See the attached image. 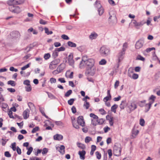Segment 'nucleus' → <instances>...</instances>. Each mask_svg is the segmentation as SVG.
Returning <instances> with one entry per match:
<instances>
[{"label":"nucleus","instance_id":"obj_15","mask_svg":"<svg viewBox=\"0 0 160 160\" xmlns=\"http://www.w3.org/2000/svg\"><path fill=\"white\" fill-rule=\"evenodd\" d=\"M54 140L60 141L62 139L63 136L60 134H57L53 136Z\"/></svg>","mask_w":160,"mask_h":160},{"label":"nucleus","instance_id":"obj_60","mask_svg":"<svg viewBox=\"0 0 160 160\" xmlns=\"http://www.w3.org/2000/svg\"><path fill=\"white\" fill-rule=\"evenodd\" d=\"M111 98H110L109 96H107L104 98L103 100L105 102H107L109 100H111Z\"/></svg>","mask_w":160,"mask_h":160},{"label":"nucleus","instance_id":"obj_53","mask_svg":"<svg viewBox=\"0 0 160 160\" xmlns=\"http://www.w3.org/2000/svg\"><path fill=\"white\" fill-rule=\"evenodd\" d=\"M39 129V128L38 127H36L35 128H34L32 131V133H34L38 131Z\"/></svg>","mask_w":160,"mask_h":160},{"label":"nucleus","instance_id":"obj_6","mask_svg":"<svg viewBox=\"0 0 160 160\" xmlns=\"http://www.w3.org/2000/svg\"><path fill=\"white\" fill-rule=\"evenodd\" d=\"M109 21L111 22H117V18L116 14L114 13V12L111 11L109 13Z\"/></svg>","mask_w":160,"mask_h":160},{"label":"nucleus","instance_id":"obj_36","mask_svg":"<svg viewBox=\"0 0 160 160\" xmlns=\"http://www.w3.org/2000/svg\"><path fill=\"white\" fill-rule=\"evenodd\" d=\"M149 103L146 104L145 105V112H147L151 108H149Z\"/></svg>","mask_w":160,"mask_h":160},{"label":"nucleus","instance_id":"obj_12","mask_svg":"<svg viewBox=\"0 0 160 160\" xmlns=\"http://www.w3.org/2000/svg\"><path fill=\"white\" fill-rule=\"evenodd\" d=\"M29 111L28 109H27L24 111L23 113V116L24 119H27L29 116Z\"/></svg>","mask_w":160,"mask_h":160},{"label":"nucleus","instance_id":"obj_40","mask_svg":"<svg viewBox=\"0 0 160 160\" xmlns=\"http://www.w3.org/2000/svg\"><path fill=\"white\" fill-rule=\"evenodd\" d=\"M92 138L89 137H87L85 139V142L86 143H88L90 141H92Z\"/></svg>","mask_w":160,"mask_h":160},{"label":"nucleus","instance_id":"obj_28","mask_svg":"<svg viewBox=\"0 0 160 160\" xmlns=\"http://www.w3.org/2000/svg\"><path fill=\"white\" fill-rule=\"evenodd\" d=\"M58 51L56 50V49L53 52L52 56L54 58H56L58 55Z\"/></svg>","mask_w":160,"mask_h":160},{"label":"nucleus","instance_id":"obj_56","mask_svg":"<svg viewBox=\"0 0 160 160\" xmlns=\"http://www.w3.org/2000/svg\"><path fill=\"white\" fill-rule=\"evenodd\" d=\"M12 145V149L14 151H15L16 150V143L14 142L12 143L11 144Z\"/></svg>","mask_w":160,"mask_h":160},{"label":"nucleus","instance_id":"obj_27","mask_svg":"<svg viewBox=\"0 0 160 160\" xmlns=\"http://www.w3.org/2000/svg\"><path fill=\"white\" fill-rule=\"evenodd\" d=\"M96 5V7L98 9L100 8H102V6L99 1H96L95 2Z\"/></svg>","mask_w":160,"mask_h":160},{"label":"nucleus","instance_id":"obj_30","mask_svg":"<svg viewBox=\"0 0 160 160\" xmlns=\"http://www.w3.org/2000/svg\"><path fill=\"white\" fill-rule=\"evenodd\" d=\"M44 30L45 31V33H46L47 35L51 34L53 33L52 31H49L48 28H44Z\"/></svg>","mask_w":160,"mask_h":160},{"label":"nucleus","instance_id":"obj_57","mask_svg":"<svg viewBox=\"0 0 160 160\" xmlns=\"http://www.w3.org/2000/svg\"><path fill=\"white\" fill-rule=\"evenodd\" d=\"M30 82L29 80H25L23 82V84L24 85H26L27 86H28V85H30Z\"/></svg>","mask_w":160,"mask_h":160},{"label":"nucleus","instance_id":"obj_46","mask_svg":"<svg viewBox=\"0 0 160 160\" xmlns=\"http://www.w3.org/2000/svg\"><path fill=\"white\" fill-rule=\"evenodd\" d=\"M30 63H29L28 64H27L26 65H25V66L22 67L21 68V70H24L27 68H29L30 67Z\"/></svg>","mask_w":160,"mask_h":160},{"label":"nucleus","instance_id":"obj_54","mask_svg":"<svg viewBox=\"0 0 160 160\" xmlns=\"http://www.w3.org/2000/svg\"><path fill=\"white\" fill-rule=\"evenodd\" d=\"M61 38L62 39L65 40H68L69 39V37L67 35H66L65 34L62 35L61 36Z\"/></svg>","mask_w":160,"mask_h":160},{"label":"nucleus","instance_id":"obj_22","mask_svg":"<svg viewBox=\"0 0 160 160\" xmlns=\"http://www.w3.org/2000/svg\"><path fill=\"white\" fill-rule=\"evenodd\" d=\"M77 145L78 147L80 148H81L83 149H85L86 148L84 144L80 142H77Z\"/></svg>","mask_w":160,"mask_h":160},{"label":"nucleus","instance_id":"obj_26","mask_svg":"<svg viewBox=\"0 0 160 160\" xmlns=\"http://www.w3.org/2000/svg\"><path fill=\"white\" fill-rule=\"evenodd\" d=\"M126 101L124 100L121 102V103L120 105V108L121 109H123L124 108L125 103L126 102Z\"/></svg>","mask_w":160,"mask_h":160},{"label":"nucleus","instance_id":"obj_42","mask_svg":"<svg viewBox=\"0 0 160 160\" xmlns=\"http://www.w3.org/2000/svg\"><path fill=\"white\" fill-rule=\"evenodd\" d=\"M51 55L49 53H46L44 56V58L45 60L49 59Z\"/></svg>","mask_w":160,"mask_h":160},{"label":"nucleus","instance_id":"obj_50","mask_svg":"<svg viewBox=\"0 0 160 160\" xmlns=\"http://www.w3.org/2000/svg\"><path fill=\"white\" fill-rule=\"evenodd\" d=\"M4 155L8 158H10L11 156V154L8 151H6L4 152Z\"/></svg>","mask_w":160,"mask_h":160},{"label":"nucleus","instance_id":"obj_29","mask_svg":"<svg viewBox=\"0 0 160 160\" xmlns=\"http://www.w3.org/2000/svg\"><path fill=\"white\" fill-rule=\"evenodd\" d=\"M72 93L71 90H68L65 94L64 96L66 97H68Z\"/></svg>","mask_w":160,"mask_h":160},{"label":"nucleus","instance_id":"obj_10","mask_svg":"<svg viewBox=\"0 0 160 160\" xmlns=\"http://www.w3.org/2000/svg\"><path fill=\"white\" fill-rule=\"evenodd\" d=\"M133 23L135 26H141L146 23V22L142 21L139 22H137L136 20H134L133 22Z\"/></svg>","mask_w":160,"mask_h":160},{"label":"nucleus","instance_id":"obj_9","mask_svg":"<svg viewBox=\"0 0 160 160\" xmlns=\"http://www.w3.org/2000/svg\"><path fill=\"white\" fill-rule=\"evenodd\" d=\"M124 50H123V52H120L118 55V64L117 65V68H118L119 67V63L121 62V61L122 59L123 58V55L124 54L123 52Z\"/></svg>","mask_w":160,"mask_h":160},{"label":"nucleus","instance_id":"obj_59","mask_svg":"<svg viewBox=\"0 0 160 160\" xmlns=\"http://www.w3.org/2000/svg\"><path fill=\"white\" fill-rule=\"evenodd\" d=\"M50 81L51 83H55L56 82V79L54 78H52L50 79Z\"/></svg>","mask_w":160,"mask_h":160},{"label":"nucleus","instance_id":"obj_14","mask_svg":"<svg viewBox=\"0 0 160 160\" xmlns=\"http://www.w3.org/2000/svg\"><path fill=\"white\" fill-rule=\"evenodd\" d=\"M156 98V97L153 95H152L149 99V100L150 101L149 103V108H151L152 105L154 102L155 99Z\"/></svg>","mask_w":160,"mask_h":160},{"label":"nucleus","instance_id":"obj_21","mask_svg":"<svg viewBox=\"0 0 160 160\" xmlns=\"http://www.w3.org/2000/svg\"><path fill=\"white\" fill-rule=\"evenodd\" d=\"M105 121V119L103 118L98 119L96 121L98 124L99 125L102 124L104 123Z\"/></svg>","mask_w":160,"mask_h":160},{"label":"nucleus","instance_id":"obj_20","mask_svg":"<svg viewBox=\"0 0 160 160\" xmlns=\"http://www.w3.org/2000/svg\"><path fill=\"white\" fill-rule=\"evenodd\" d=\"M28 105L31 110H33L35 109V107L34 104L32 102H28Z\"/></svg>","mask_w":160,"mask_h":160},{"label":"nucleus","instance_id":"obj_63","mask_svg":"<svg viewBox=\"0 0 160 160\" xmlns=\"http://www.w3.org/2000/svg\"><path fill=\"white\" fill-rule=\"evenodd\" d=\"M153 50H155V48H154L152 47L151 48H147L146 49V51L147 52H149Z\"/></svg>","mask_w":160,"mask_h":160},{"label":"nucleus","instance_id":"obj_55","mask_svg":"<svg viewBox=\"0 0 160 160\" xmlns=\"http://www.w3.org/2000/svg\"><path fill=\"white\" fill-rule=\"evenodd\" d=\"M137 59L139 60L142 61H144L145 60V58L139 55H138L137 58Z\"/></svg>","mask_w":160,"mask_h":160},{"label":"nucleus","instance_id":"obj_1","mask_svg":"<svg viewBox=\"0 0 160 160\" xmlns=\"http://www.w3.org/2000/svg\"><path fill=\"white\" fill-rule=\"evenodd\" d=\"M12 2V0H8L7 2V4L9 6V10L13 13L18 14L20 13L21 11V9L19 6H17V5L15 4Z\"/></svg>","mask_w":160,"mask_h":160},{"label":"nucleus","instance_id":"obj_49","mask_svg":"<svg viewBox=\"0 0 160 160\" xmlns=\"http://www.w3.org/2000/svg\"><path fill=\"white\" fill-rule=\"evenodd\" d=\"M77 49L81 52H82L84 49V47L83 46H80L77 48Z\"/></svg>","mask_w":160,"mask_h":160},{"label":"nucleus","instance_id":"obj_41","mask_svg":"<svg viewBox=\"0 0 160 160\" xmlns=\"http://www.w3.org/2000/svg\"><path fill=\"white\" fill-rule=\"evenodd\" d=\"M106 62L107 61L105 59H102L99 62V64L100 65H103L105 64Z\"/></svg>","mask_w":160,"mask_h":160},{"label":"nucleus","instance_id":"obj_45","mask_svg":"<svg viewBox=\"0 0 160 160\" xmlns=\"http://www.w3.org/2000/svg\"><path fill=\"white\" fill-rule=\"evenodd\" d=\"M98 12L100 15H101L104 12V10L102 8H101L98 9Z\"/></svg>","mask_w":160,"mask_h":160},{"label":"nucleus","instance_id":"obj_58","mask_svg":"<svg viewBox=\"0 0 160 160\" xmlns=\"http://www.w3.org/2000/svg\"><path fill=\"white\" fill-rule=\"evenodd\" d=\"M138 77V74L136 73L133 74L132 76V78L134 79H136Z\"/></svg>","mask_w":160,"mask_h":160},{"label":"nucleus","instance_id":"obj_48","mask_svg":"<svg viewBox=\"0 0 160 160\" xmlns=\"http://www.w3.org/2000/svg\"><path fill=\"white\" fill-rule=\"evenodd\" d=\"M55 124L58 126H62L63 125V123L61 121H55Z\"/></svg>","mask_w":160,"mask_h":160},{"label":"nucleus","instance_id":"obj_39","mask_svg":"<svg viewBox=\"0 0 160 160\" xmlns=\"http://www.w3.org/2000/svg\"><path fill=\"white\" fill-rule=\"evenodd\" d=\"M83 106L85 107L86 109H88L90 107L89 103L87 101L86 102H84Z\"/></svg>","mask_w":160,"mask_h":160},{"label":"nucleus","instance_id":"obj_35","mask_svg":"<svg viewBox=\"0 0 160 160\" xmlns=\"http://www.w3.org/2000/svg\"><path fill=\"white\" fill-rule=\"evenodd\" d=\"M146 102V100H143L140 101L138 102V105L141 107H142L144 106V104Z\"/></svg>","mask_w":160,"mask_h":160},{"label":"nucleus","instance_id":"obj_7","mask_svg":"<svg viewBox=\"0 0 160 160\" xmlns=\"http://www.w3.org/2000/svg\"><path fill=\"white\" fill-rule=\"evenodd\" d=\"M77 122L78 124L82 127L85 126V123L83 116H80L78 118Z\"/></svg>","mask_w":160,"mask_h":160},{"label":"nucleus","instance_id":"obj_3","mask_svg":"<svg viewBox=\"0 0 160 160\" xmlns=\"http://www.w3.org/2000/svg\"><path fill=\"white\" fill-rule=\"evenodd\" d=\"M100 55L102 57H106L110 54V50L109 48L105 46L101 47L99 50Z\"/></svg>","mask_w":160,"mask_h":160},{"label":"nucleus","instance_id":"obj_47","mask_svg":"<svg viewBox=\"0 0 160 160\" xmlns=\"http://www.w3.org/2000/svg\"><path fill=\"white\" fill-rule=\"evenodd\" d=\"M42 154L43 155H44L45 154H46L48 152V149L47 148H44L42 150Z\"/></svg>","mask_w":160,"mask_h":160},{"label":"nucleus","instance_id":"obj_34","mask_svg":"<svg viewBox=\"0 0 160 160\" xmlns=\"http://www.w3.org/2000/svg\"><path fill=\"white\" fill-rule=\"evenodd\" d=\"M75 100V99L71 98L68 101V104L70 105H72L73 103L74 102Z\"/></svg>","mask_w":160,"mask_h":160},{"label":"nucleus","instance_id":"obj_19","mask_svg":"<svg viewBox=\"0 0 160 160\" xmlns=\"http://www.w3.org/2000/svg\"><path fill=\"white\" fill-rule=\"evenodd\" d=\"M67 44L68 45L71 47L75 48L77 46L76 44L75 43L71 41H69L68 42Z\"/></svg>","mask_w":160,"mask_h":160},{"label":"nucleus","instance_id":"obj_51","mask_svg":"<svg viewBox=\"0 0 160 160\" xmlns=\"http://www.w3.org/2000/svg\"><path fill=\"white\" fill-rule=\"evenodd\" d=\"M97 36V35L96 34H91L89 36V37L90 39H93L94 38H95Z\"/></svg>","mask_w":160,"mask_h":160},{"label":"nucleus","instance_id":"obj_61","mask_svg":"<svg viewBox=\"0 0 160 160\" xmlns=\"http://www.w3.org/2000/svg\"><path fill=\"white\" fill-rule=\"evenodd\" d=\"M73 126L75 128L78 129L79 128V127L78 125V124H77L76 123H74L73 122H72Z\"/></svg>","mask_w":160,"mask_h":160},{"label":"nucleus","instance_id":"obj_16","mask_svg":"<svg viewBox=\"0 0 160 160\" xmlns=\"http://www.w3.org/2000/svg\"><path fill=\"white\" fill-rule=\"evenodd\" d=\"M60 60L59 59H56L52 61L50 63L51 65H56L59 63Z\"/></svg>","mask_w":160,"mask_h":160},{"label":"nucleus","instance_id":"obj_44","mask_svg":"<svg viewBox=\"0 0 160 160\" xmlns=\"http://www.w3.org/2000/svg\"><path fill=\"white\" fill-rule=\"evenodd\" d=\"M56 50H57L58 52H60L62 51H64L65 49V48L64 47H61L60 48H56Z\"/></svg>","mask_w":160,"mask_h":160},{"label":"nucleus","instance_id":"obj_31","mask_svg":"<svg viewBox=\"0 0 160 160\" xmlns=\"http://www.w3.org/2000/svg\"><path fill=\"white\" fill-rule=\"evenodd\" d=\"M90 116L93 119H96L97 120L98 119V117L94 114L93 113H91L90 114Z\"/></svg>","mask_w":160,"mask_h":160},{"label":"nucleus","instance_id":"obj_33","mask_svg":"<svg viewBox=\"0 0 160 160\" xmlns=\"http://www.w3.org/2000/svg\"><path fill=\"white\" fill-rule=\"evenodd\" d=\"M113 120V118L111 116L108 120L109 121V124L111 126H112L113 125L114 123Z\"/></svg>","mask_w":160,"mask_h":160},{"label":"nucleus","instance_id":"obj_13","mask_svg":"<svg viewBox=\"0 0 160 160\" xmlns=\"http://www.w3.org/2000/svg\"><path fill=\"white\" fill-rule=\"evenodd\" d=\"M86 153V152L85 150L79 151L78 153L80 156V159L82 160L85 159V156Z\"/></svg>","mask_w":160,"mask_h":160},{"label":"nucleus","instance_id":"obj_18","mask_svg":"<svg viewBox=\"0 0 160 160\" xmlns=\"http://www.w3.org/2000/svg\"><path fill=\"white\" fill-rule=\"evenodd\" d=\"M59 148V150H58L59 152L62 154H63L65 152V147L64 145H62L60 146V147H58Z\"/></svg>","mask_w":160,"mask_h":160},{"label":"nucleus","instance_id":"obj_24","mask_svg":"<svg viewBox=\"0 0 160 160\" xmlns=\"http://www.w3.org/2000/svg\"><path fill=\"white\" fill-rule=\"evenodd\" d=\"M46 93L48 94V97L51 99H54L56 98V97L51 93L47 92H46Z\"/></svg>","mask_w":160,"mask_h":160},{"label":"nucleus","instance_id":"obj_52","mask_svg":"<svg viewBox=\"0 0 160 160\" xmlns=\"http://www.w3.org/2000/svg\"><path fill=\"white\" fill-rule=\"evenodd\" d=\"M145 121L144 119L141 118L140 120V124L142 126L144 125Z\"/></svg>","mask_w":160,"mask_h":160},{"label":"nucleus","instance_id":"obj_4","mask_svg":"<svg viewBox=\"0 0 160 160\" xmlns=\"http://www.w3.org/2000/svg\"><path fill=\"white\" fill-rule=\"evenodd\" d=\"M121 148L120 145L119 144H115L113 147V154L115 156H119L121 155Z\"/></svg>","mask_w":160,"mask_h":160},{"label":"nucleus","instance_id":"obj_2","mask_svg":"<svg viewBox=\"0 0 160 160\" xmlns=\"http://www.w3.org/2000/svg\"><path fill=\"white\" fill-rule=\"evenodd\" d=\"M85 64L86 66H88L89 68H92L94 65V61L93 59H90L86 61H83L82 60L80 63V68H82Z\"/></svg>","mask_w":160,"mask_h":160},{"label":"nucleus","instance_id":"obj_17","mask_svg":"<svg viewBox=\"0 0 160 160\" xmlns=\"http://www.w3.org/2000/svg\"><path fill=\"white\" fill-rule=\"evenodd\" d=\"M65 65L64 64L61 63L58 66L57 69L58 70H59V72H62V71L65 68Z\"/></svg>","mask_w":160,"mask_h":160},{"label":"nucleus","instance_id":"obj_25","mask_svg":"<svg viewBox=\"0 0 160 160\" xmlns=\"http://www.w3.org/2000/svg\"><path fill=\"white\" fill-rule=\"evenodd\" d=\"M7 84L8 85H10L12 87H14L16 84L15 82L12 80H10L8 81L7 82Z\"/></svg>","mask_w":160,"mask_h":160},{"label":"nucleus","instance_id":"obj_11","mask_svg":"<svg viewBox=\"0 0 160 160\" xmlns=\"http://www.w3.org/2000/svg\"><path fill=\"white\" fill-rule=\"evenodd\" d=\"M128 107L130 109V113L131 112L133 111L137 108V106L135 103L133 102L131 103L130 105L128 106Z\"/></svg>","mask_w":160,"mask_h":160},{"label":"nucleus","instance_id":"obj_62","mask_svg":"<svg viewBox=\"0 0 160 160\" xmlns=\"http://www.w3.org/2000/svg\"><path fill=\"white\" fill-rule=\"evenodd\" d=\"M8 114L10 118H13L14 117L12 115V112L11 111H9L8 113Z\"/></svg>","mask_w":160,"mask_h":160},{"label":"nucleus","instance_id":"obj_32","mask_svg":"<svg viewBox=\"0 0 160 160\" xmlns=\"http://www.w3.org/2000/svg\"><path fill=\"white\" fill-rule=\"evenodd\" d=\"M28 151L27 152V154L28 155H29L31 154V153L33 150V148L32 147H30L29 148H27Z\"/></svg>","mask_w":160,"mask_h":160},{"label":"nucleus","instance_id":"obj_8","mask_svg":"<svg viewBox=\"0 0 160 160\" xmlns=\"http://www.w3.org/2000/svg\"><path fill=\"white\" fill-rule=\"evenodd\" d=\"M68 62L70 66H73L74 63V60L73 59V54L72 53L70 54L68 57Z\"/></svg>","mask_w":160,"mask_h":160},{"label":"nucleus","instance_id":"obj_43","mask_svg":"<svg viewBox=\"0 0 160 160\" xmlns=\"http://www.w3.org/2000/svg\"><path fill=\"white\" fill-rule=\"evenodd\" d=\"M95 154H96L97 158L98 159H100L101 157V153L98 151H97L95 152Z\"/></svg>","mask_w":160,"mask_h":160},{"label":"nucleus","instance_id":"obj_38","mask_svg":"<svg viewBox=\"0 0 160 160\" xmlns=\"http://www.w3.org/2000/svg\"><path fill=\"white\" fill-rule=\"evenodd\" d=\"M25 88L26 91L28 92L31 91L32 90V87L31 85L25 87Z\"/></svg>","mask_w":160,"mask_h":160},{"label":"nucleus","instance_id":"obj_23","mask_svg":"<svg viewBox=\"0 0 160 160\" xmlns=\"http://www.w3.org/2000/svg\"><path fill=\"white\" fill-rule=\"evenodd\" d=\"M118 107V105L116 104L113 105L111 108V111L114 113L116 112V109Z\"/></svg>","mask_w":160,"mask_h":160},{"label":"nucleus","instance_id":"obj_64","mask_svg":"<svg viewBox=\"0 0 160 160\" xmlns=\"http://www.w3.org/2000/svg\"><path fill=\"white\" fill-rule=\"evenodd\" d=\"M39 23L40 24L43 25H45L47 24V22L42 19H41L39 21Z\"/></svg>","mask_w":160,"mask_h":160},{"label":"nucleus","instance_id":"obj_37","mask_svg":"<svg viewBox=\"0 0 160 160\" xmlns=\"http://www.w3.org/2000/svg\"><path fill=\"white\" fill-rule=\"evenodd\" d=\"M153 59L155 60H158V61L159 63H160V60H159L157 56L155 54V52H154L153 54Z\"/></svg>","mask_w":160,"mask_h":160},{"label":"nucleus","instance_id":"obj_5","mask_svg":"<svg viewBox=\"0 0 160 160\" xmlns=\"http://www.w3.org/2000/svg\"><path fill=\"white\" fill-rule=\"evenodd\" d=\"M144 42V39L143 38H141L137 41L135 45L136 48L139 49L142 47Z\"/></svg>","mask_w":160,"mask_h":160}]
</instances>
